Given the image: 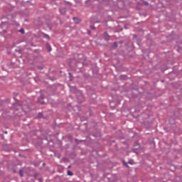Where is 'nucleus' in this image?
Masks as SVG:
<instances>
[{
    "label": "nucleus",
    "instance_id": "1",
    "mask_svg": "<svg viewBox=\"0 0 182 182\" xmlns=\"http://www.w3.org/2000/svg\"><path fill=\"white\" fill-rule=\"evenodd\" d=\"M73 21H74L75 23H79L80 22V19L77 17H74Z\"/></svg>",
    "mask_w": 182,
    "mask_h": 182
},
{
    "label": "nucleus",
    "instance_id": "2",
    "mask_svg": "<svg viewBox=\"0 0 182 182\" xmlns=\"http://www.w3.org/2000/svg\"><path fill=\"white\" fill-rule=\"evenodd\" d=\"M68 176H73V173H72V171H68Z\"/></svg>",
    "mask_w": 182,
    "mask_h": 182
},
{
    "label": "nucleus",
    "instance_id": "3",
    "mask_svg": "<svg viewBox=\"0 0 182 182\" xmlns=\"http://www.w3.org/2000/svg\"><path fill=\"white\" fill-rule=\"evenodd\" d=\"M19 174H20L21 177H23V171H20Z\"/></svg>",
    "mask_w": 182,
    "mask_h": 182
},
{
    "label": "nucleus",
    "instance_id": "4",
    "mask_svg": "<svg viewBox=\"0 0 182 182\" xmlns=\"http://www.w3.org/2000/svg\"><path fill=\"white\" fill-rule=\"evenodd\" d=\"M20 32H21V33H25V30L23 29V28H21V29H20Z\"/></svg>",
    "mask_w": 182,
    "mask_h": 182
},
{
    "label": "nucleus",
    "instance_id": "5",
    "mask_svg": "<svg viewBox=\"0 0 182 182\" xmlns=\"http://www.w3.org/2000/svg\"><path fill=\"white\" fill-rule=\"evenodd\" d=\"M96 28L94 26H91V29H95Z\"/></svg>",
    "mask_w": 182,
    "mask_h": 182
},
{
    "label": "nucleus",
    "instance_id": "6",
    "mask_svg": "<svg viewBox=\"0 0 182 182\" xmlns=\"http://www.w3.org/2000/svg\"><path fill=\"white\" fill-rule=\"evenodd\" d=\"M45 97L43 95H41V99H44Z\"/></svg>",
    "mask_w": 182,
    "mask_h": 182
},
{
    "label": "nucleus",
    "instance_id": "7",
    "mask_svg": "<svg viewBox=\"0 0 182 182\" xmlns=\"http://www.w3.org/2000/svg\"><path fill=\"white\" fill-rule=\"evenodd\" d=\"M124 166H126V167H128L127 164L124 163Z\"/></svg>",
    "mask_w": 182,
    "mask_h": 182
},
{
    "label": "nucleus",
    "instance_id": "8",
    "mask_svg": "<svg viewBox=\"0 0 182 182\" xmlns=\"http://www.w3.org/2000/svg\"><path fill=\"white\" fill-rule=\"evenodd\" d=\"M38 181H39L40 182H42V181H43V179H38Z\"/></svg>",
    "mask_w": 182,
    "mask_h": 182
},
{
    "label": "nucleus",
    "instance_id": "9",
    "mask_svg": "<svg viewBox=\"0 0 182 182\" xmlns=\"http://www.w3.org/2000/svg\"><path fill=\"white\" fill-rule=\"evenodd\" d=\"M129 164H133V163L131 161H129Z\"/></svg>",
    "mask_w": 182,
    "mask_h": 182
},
{
    "label": "nucleus",
    "instance_id": "10",
    "mask_svg": "<svg viewBox=\"0 0 182 182\" xmlns=\"http://www.w3.org/2000/svg\"><path fill=\"white\" fill-rule=\"evenodd\" d=\"M40 70H42V67H39Z\"/></svg>",
    "mask_w": 182,
    "mask_h": 182
},
{
    "label": "nucleus",
    "instance_id": "11",
    "mask_svg": "<svg viewBox=\"0 0 182 182\" xmlns=\"http://www.w3.org/2000/svg\"><path fill=\"white\" fill-rule=\"evenodd\" d=\"M52 50V48H49V51Z\"/></svg>",
    "mask_w": 182,
    "mask_h": 182
},
{
    "label": "nucleus",
    "instance_id": "12",
    "mask_svg": "<svg viewBox=\"0 0 182 182\" xmlns=\"http://www.w3.org/2000/svg\"><path fill=\"white\" fill-rule=\"evenodd\" d=\"M68 168H70V166H68Z\"/></svg>",
    "mask_w": 182,
    "mask_h": 182
},
{
    "label": "nucleus",
    "instance_id": "13",
    "mask_svg": "<svg viewBox=\"0 0 182 182\" xmlns=\"http://www.w3.org/2000/svg\"><path fill=\"white\" fill-rule=\"evenodd\" d=\"M43 166H45V164H43Z\"/></svg>",
    "mask_w": 182,
    "mask_h": 182
}]
</instances>
